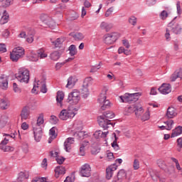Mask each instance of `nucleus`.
I'll return each instance as SVG.
<instances>
[{
	"label": "nucleus",
	"mask_w": 182,
	"mask_h": 182,
	"mask_svg": "<svg viewBox=\"0 0 182 182\" xmlns=\"http://www.w3.org/2000/svg\"><path fill=\"white\" fill-rule=\"evenodd\" d=\"M4 136H6L4 139L0 143V144H8V141H9V139H12V136L8 134H4Z\"/></svg>",
	"instance_id": "nucleus-50"
},
{
	"label": "nucleus",
	"mask_w": 182,
	"mask_h": 182,
	"mask_svg": "<svg viewBox=\"0 0 182 182\" xmlns=\"http://www.w3.org/2000/svg\"><path fill=\"white\" fill-rule=\"evenodd\" d=\"M29 116H31V110L29 109V107H23L21 112V120H28Z\"/></svg>",
	"instance_id": "nucleus-18"
},
{
	"label": "nucleus",
	"mask_w": 182,
	"mask_h": 182,
	"mask_svg": "<svg viewBox=\"0 0 182 182\" xmlns=\"http://www.w3.org/2000/svg\"><path fill=\"white\" fill-rule=\"evenodd\" d=\"M26 38V42L28 43H32L34 41L35 38V31L34 30H30L27 33Z\"/></svg>",
	"instance_id": "nucleus-25"
},
{
	"label": "nucleus",
	"mask_w": 182,
	"mask_h": 182,
	"mask_svg": "<svg viewBox=\"0 0 182 182\" xmlns=\"http://www.w3.org/2000/svg\"><path fill=\"white\" fill-rule=\"evenodd\" d=\"M159 90L162 95H168L171 92V85L170 84H163Z\"/></svg>",
	"instance_id": "nucleus-19"
},
{
	"label": "nucleus",
	"mask_w": 182,
	"mask_h": 182,
	"mask_svg": "<svg viewBox=\"0 0 182 182\" xmlns=\"http://www.w3.org/2000/svg\"><path fill=\"white\" fill-rule=\"evenodd\" d=\"M55 176H59V174H65L66 173V169L62 166H58L55 168Z\"/></svg>",
	"instance_id": "nucleus-40"
},
{
	"label": "nucleus",
	"mask_w": 182,
	"mask_h": 182,
	"mask_svg": "<svg viewBox=\"0 0 182 182\" xmlns=\"http://www.w3.org/2000/svg\"><path fill=\"white\" fill-rule=\"evenodd\" d=\"M0 87L3 90L8 89V77L5 75L0 76Z\"/></svg>",
	"instance_id": "nucleus-21"
},
{
	"label": "nucleus",
	"mask_w": 182,
	"mask_h": 182,
	"mask_svg": "<svg viewBox=\"0 0 182 182\" xmlns=\"http://www.w3.org/2000/svg\"><path fill=\"white\" fill-rule=\"evenodd\" d=\"M31 182H45V178H35Z\"/></svg>",
	"instance_id": "nucleus-63"
},
{
	"label": "nucleus",
	"mask_w": 182,
	"mask_h": 182,
	"mask_svg": "<svg viewBox=\"0 0 182 182\" xmlns=\"http://www.w3.org/2000/svg\"><path fill=\"white\" fill-rule=\"evenodd\" d=\"M166 116L168 117V119H173V117H176V116H177L176 108L169 107L167 109Z\"/></svg>",
	"instance_id": "nucleus-28"
},
{
	"label": "nucleus",
	"mask_w": 182,
	"mask_h": 182,
	"mask_svg": "<svg viewBox=\"0 0 182 182\" xmlns=\"http://www.w3.org/2000/svg\"><path fill=\"white\" fill-rule=\"evenodd\" d=\"M29 59L32 62H38L39 60V56L36 53H31Z\"/></svg>",
	"instance_id": "nucleus-51"
},
{
	"label": "nucleus",
	"mask_w": 182,
	"mask_h": 182,
	"mask_svg": "<svg viewBox=\"0 0 182 182\" xmlns=\"http://www.w3.org/2000/svg\"><path fill=\"white\" fill-rule=\"evenodd\" d=\"M89 146V141H84L80 146V156H85V147Z\"/></svg>",
	"instance_id": "nucleus-39"
},
{
	"label": "nucleus",
	"mask_w": 182,
	"mask_h": 182,
	"mask_svg": "<svg viewBox=\"0 0 182 182\" xmlns=\"http://www.w3.org/2000/svg\"><path fill=\"white\" fill-rule=\"evenodd\" d=\"M133 168L134 170H139V168H140V161H139V159H135L134 160Z\"/></svg>",
	"instance_id": "nucleus-52"
},
{
	"label": "nucleus",
	"mask_w": 182,
	"mask_h": 182,
	"mask_svg": "<svg viewBox=\"0 0 182 182\" xmlns=\"http://www.w3.org/2000/svg\"><path fill=\"white\" fill-rule=\"evenodd\" d=\"M79 108L72 106L68 107V108L63 109L59 114V119L60 120H69V119H73L74 116H76Z\"/></svg>",
	"instance_id": "nucleus-2"
},
{
	"label": "nucleus",
	"mask_w": 182,
	"mask_h": 182,
	"mask_svg": "<svg viewBox=\"0 0 182 182\" xmlns=\"http://www.w3.org/2000/svg\"><path fill=\"white\" fill-rule=\"evenodd\" d=\"M100 29H102V31L109 32L113 28V23H107L106 21H102L100 25Z\"/></svg>",
	"instance_id": "nucleus-20"
},
{
	"label": "nucleus",
	"mask_w": 182,
	"mask_h": 182,
	"mask_svg": "<svg viewBox=\"0 0 182 182\" xmlns=\"http://www.w3.org/2000/svg\"><path fill=\"white\" fill-rule=\"evenodd\" d=\"M41 20L46 23V25H48L49 28L51 29H53L55 26H56V23L52 18L48 16V15H42L41 16Z\"/></svg>",
	"instance_id": "nucleus-13"
},
{
	"label": "nucleus",
	"mask_w": 182,
	"mask_h": 182,
	"mask_svg": "<svg viewBox=\"0 0 182 182\" xmlns=\"http://www.w3.org/2000/svg\"><path fill=\"white\" fill-rule=\"evenodd\" d=\"M136 109V105H132L131 107H129L127 109V114H130L132 113H134V110Z\"/></svg>",
	"instance_id": "nucleus-57"
},
{
	"label": "nucleus",
	"mask_w": 182,
	"mask_h": 182,
	"mask_svg": "<svg viewBox=\"0 0 182 182\" xmlns=\"http://www.w3.org/2000/svg\"><path fill=\"white\" fill-rule=\"evenodd\" d=\"M80 174L82 177H90L92 175V168L89 164H85L80 168Z\"/></svg>",
	"instance_id": "nucleus-11"
},
{
	"label": "nucleus",
	"mask_w": 182,
	"mask_h": 182,
	"mask_svg": "<svg viewBox=\"0 0 182 182\" xmlns=\"http://www.w3.org/2000/svg\"><path fill=\"white\" fill-rule=\"evenodd\" d=\"M79 100H80V92L75 90L68 95L67 102L70 105H77Z\"/></svg>",
	"instance_id": "nucleus-8"
},
{
	"label": "nucleus",
	"mask_w": 182,
	"mask_h": 182,
	"mask_svg": "<svg viewBox=\"0 0 182 182\" xmlns=\"http://www.w3.org/2000/svg\"><path fill=\"white\" fill-rule=\"evenodd\" d=\"M181 26L180 24H178V23H176L174 21L169 23L168 27L166 28V33L165 34L166 41L170 39V32L176 33V35H178V33H181Z\"/></svg>",
	"instance_id": "nucleus-3"
},
{
	"label": "nucleus",
	"mask_w": 182,
	"mask_h": 182,
	"mask_svg": "<svg viewBox=\"0 0 182 182\" xmlns=\"http://www.w3.org/2000/svg\"><path fill=\"white\" fill-rule=\"evenodd\" d=\"M45 123V120L43 119V114H40L38 117L37 121L31 122L33 132L34 134V139L36 141H41V139H42V124Z\"/></svg>",
	"instance_id": "nucleus-1"
},
{
	"label": "nucleus",
	"mask_w": 182,
	"mask_h": 182,
	"mask_svg": "<svg viewBox=\"0 0 182 182\" xmlns=\"http://www.w3.org/2000/svg\"><path fill=\"white\" fill-rule=\"evenodd\" d=\"M64 42L65 38L60 37L57 38L55 41H51V43H53L55 48H60V45H62Z\"/></svg>",
	"instance_id": "nucleus-36"
},
{
	"label": "nucleus",
	"mask_w": 182,
	"mask_h": 182,
	"mask_svg": "<svg viewBox=\"0 0 182 182\" xmlns=\"http://www.w3.org/2000/svg\"><path fill=\"white\" fill-rule=\"evenodd\" d=\"M165 124H166V126L159 127L161 130H171L173 129V124H174V121H173L172 119L166 121L165 122Z\"/></svg>",
	"instance_id": "nucleus-29"
},
{
	"label": "nucleus",
	"mask_w": 182,
	"mask_h": 182,
	"mask_svg": "<svg viewBox=\"0 0 182 182\" xmlns=\"http://www.w3.org/2000/svg\"><path fill=\"white\" fill-rule=\"evenodd\" d=\"M128 21L130 25H132V26H136V25H137V18L134 16H131L128 18Z\"/></svg>",
	"instance_id": "nucleus-44"
},
{
	"label": "nucleus",
	"mask_w": 182,
	"mask_h": 182,
	"mask_svg": "<svg viewBox=\"0 0 182 182\" xmlns=\"http://www.w3.org/2000/svg\"><path fill=\"white\" fill-rule=\"evenodd\" d=\"M13 90L15 93H21V92H22V90L18 87L16 82L13 83Z\"/></svg>",
	"instance_id": "nucleus-58"
},
{
	"label": "nucleus",
	"mask_w": 182,
	"mask_h": 182,
	"mask_svg": "<svg viewBox=\"0 0 182 182\" xmlns=\"http://www.w3.org/2000/svg\"><path fill=\"white\" fill-rule=\"evenodd\" d=\"M14 2V0H2L1 4L3 6H9L12 5V3Z\"/></svg>",
	"instance_id": "nucleus-56"
},
{
	"label": "nucleus",
	"mask_w": 182,
	"mask_h": 182,
	"mask_svg": "<svg viewBox=\"0 0 182 182\" xmlns=\"http://www.w3.org/2000/svg\"><path fill=\"white\" fill-rule=\"evenodd\" d=\"M114 134V140L112 143V147H113L114 150H120V147L119 146V144H117V140L119 138L116 136V134Z\"/></svg>",
	"instance_id": "nucleus-48"
},
{
	"label": "nucleus",
	"mask_w": 182,
	"mask_h": 182,
	"mask_svg": "<svg viewBox=\"0 0 182 182\" xmlns=\"http://www.w3.org/2000/svg\"><path fill=\"white\" fill-rule=\"evenodd\" d=\"M97 122L100 127H102L104 130H106V129H109V125L112 124L110 119H107L106 118H104L102 115L98 117Z\"/></svg>",
	"instance_id": "nucleus-14"
},
{
	"label": "nucleus",
	"mask_w": 182,
	"mask_h": 182,
	"mask_svg": "<svg viewBox=\"0 0 182 182\" xmlns=\"http://www.w3.org/2000/svg\"><path fill=\"white\" fill-rule=\"evenodd\" d=\"M68 50H70V56H75V55H76V53H77V50L76 49V46H75V45H71L69 47Z\"/></svg>",
	"instance_id": "nucleus-45"
},
{
	"label": "nucleus",
	"mask_w": 182,
	"mask_h": 182,
	"mask_svg": "<svg viewBox=\"0 0 182 182\" xmlns=\"http://www.w3.org/2000/svg\"><path fill=\"white\" fill-rule=\"evenodd\" d=\"M108 134L109 132H103L102 130H98L94 133V136L95 139H106Z\"/></svg>",
	"instance_id": "nucleus-27"
},
{
	"label": "nucleus",
	"mask_w": 182,
	"mask_h": 182,
	"mask_svg": "<svg viewBox=\"0 0 182 182\" xmlns=\"http://www.w3.org/2000/svg\"><path fill=\"white\" fill-rule=\"evenodd\" d=\"M127 177V173L124 169H121L118 173L117 177H114L112 182H124Z\"/></svg>",
	"instance_id": "nucleus-15"
},
{
	"label": "nucleus",
	"mask_w": 182,
	"mask_h": 182,
	"mask_svg": "<svg viewBox=\"0 0 182 182\" xmlns=\"http://www.w3.org/2000/svg\"><path fill=\"white\" fill-rule=\"evenodd\" d=\"M113 11H114V7L109 8L105 12V18H109V16H110V15L113 14Z\"/></svg>",
	"instance_id": "nucleus-55"
},
{
	"label": "nucleus",
	"mask_w": 182,
	"mask_h": 182,
	"mask_svg": "<svg viewBox=\"0 0 182 182\" xmlns=\"http://www.w3.org/2000/svg\"><path fill=\"white\" fill-rule=\"evenodd\" d=\"M157 165L159 167H160V168H162V170H167V165L166 164V162L162 159L157 161Z\"/></svg>",
	"instance_id": "nucleus-43"
},
{
	"label": "nucleus",
	"mask_w": 182,
	"mask_h": 182,
	"mask_svg": "<svg viewBox=\"0 0 182 182\" xmlns=\"http://www.w3.org/2000/svg\"><path fill=\"white\" fill-rule=\"evenodd\" d=\"M97 100L98 103L100 105L102 110H106V109H109L112 105L109 100H106V95L105 94H101Z\"/></svg>",
	"instance_id": "nucleus-10"
},
{
	"label": "nucleus",
	"mask_w": 182,
	"mask_h": 182,
	"mask_svg": "<svg viewBox=\"0 0 182 182\" xmlns=\"http://www.w3.org/2000/svg\"><path fill=\"white\" fill-rule=\"evenodd\" d=\"M9 107V101L8 100H0V109L2 110H6Z\"/></svg>",
	"instance_id": "nucleus-35"
},
{
	"label": "nucleus",
	"mask_w": 182,
	"mask_h": 182,
	"mask_svg": "<svg viewBox=\"0 0 182 182\" xmlns=\"http://www.w3.org/2000/svg\"><path fill=\"white\" fill-rule=\"evenodd\" d=\"M73 136L78 140H82V139L87 136V134H86L85 132H77L74 133Z\"/></svg>",
	"instance_id": "nucleus-33"
},
{
	"label": "nucleus",
	"mask_w": 182,
	"mask_h": 182,
	"mask_svg": "<svg viewBox=\"0 0 182 182\" xmlns=\"http://www.w3.org/2000/svg\"><path fill=\"white\" fill-rule=\"evenodd\" d=\"M16 77L21 83H28L30 79L29 70L25 68H21L18 70Z\"/></svg>",
	"instance_id": "nucleus-5"
},
{
	"label": "nucleus",
	"mask_w": 182,
	"mask_h": 182,
	"mask_svg": "<svg viewBox=\"0 0 182 182\" xmlns=\"http://www.w3.org/2000/svg\"><path fill=\"white\" fill-rule=\"evenodd\" d=\"M159 16H160L161 19H162V21H164V20H166V18H168V13H167V11L166 10H164L161 11Z\"/></svg>",
	"instance_id": "nucleus-54"
},
{
	"label": "nucleus",
	"mask_w": 182,
	"mask_h": 182,
	"mask_svg": "<svg viewBox=\"0 0 182 182\" xmlns=\"http://www.w3.org/2000/svg\"><path fill=\"white\" fill-rule=\"evenodd\" d=\"M50 156L51 157H55V160L58 164H63V162L65 161V158L63 156H59V154L58 152L53 153V151L50 152Z\"/></svg>",
	"instance_id": "nucleus-24"
},
{
	"label": "nucleus",
	"mask_w": 182,
	"mask_h": 182,
	"mask_svg": "<svg viewBox=\"0 0 182 182\" xmlns=\"http://www.w3.org/2000/svg\"><path fill=\"white\" fill-rule=\"evenodd\" d=\"M144 112V110L143 109V107H141V105H135L134 113L136 117H140V116L143 114Z\"/></svg>",
	"instance_id": "nucleus-30"
},
{
	"label": "nucleus",
	"mask_w": 182,
	"mask_h": 182,
	"mask_svg": "<svg viewBox=\"0 0 182 182\" xmlns=\"http://www.w3.org/2000/svg\"><path fill=\"white\" fill-rule=\"evenodd\" d=\"M62 55V53L60 51H54L50 54V58L51 60H59L60 58V56Z\"/></svg>",
	"instance_id": "nucleus-31"
},
{
	"label": "nucleus",
	"mask_w": 182,
	"mask_h": 182,
	"mask_svg": "<svg viewBox=\"0 0 182 182\" xmlns=\"http://www.w3.org/2000/svg\"><path fill=\"white\" fill-rule=\"evenodd\" d=\"M50 137H51V139H56L58 134H56V127H53V128H51L50 129Z\"/></svg>",
	"instance_id": "nucleus-49"
},
{
	"label": "nucleus",
	"mask_w": 182,
	"mask_h": 182,
	"mask_svg": "<svg viewBox=\"0 0 182 182\" xmlns=\"http://www.w3.org/2000/svg\"><path fill=\"white\" fill-rule=\"evenodd\" d=\"M122 44L124 46H125L127 49H129V48H130V43H129L128 40H122Z\"/></svg>",
	"instance_id": "nucleus-62"
},
{
	"label": "nucleus",
	"mask_w": 182,
	"mask_h": 182,
	"mask_svg": "<svg viewBox=\"0 0 182 182\" xmlns=\"http://www.w3.org/2000/svg\"><path fill=\"white\" fill-rule=\"evenodd\" d=\"M73 38H74L75 41H82V39H85V36L82 33H76L73 35Z\"/></svg>",
	"instance_id": "nucleus-47"
},
{
	"label": "nucleus",
	"mask_w": 182,
	"mask_h": 182,
	"mask_svg": "<svg viewBox=\"0 0 182 182\" xmlns=\"http://www.w3.org/2000/svg\"><path fill=\"white\" fill-rule=\"evenodd\" d=\"M7 144H0V149L2 150L3 151H14L15 150V148L14 146H6Z\"/></svg>",
	"instance_id": "nucleus-34"
},
{
	"label": "nucleus",
	"mask_w": 182,
	"mask_h": 182,
	"mask_svg": "<svg viewBox=\"0 0 182 182\" xmlns=\"http://www.w3.org/2000/svg\"><path fill=\"white\" fill-rule=\"evenodd\" d=\"M180 134H182V127L178 126L172 131L171 137H177V136H180Z\"/></svg>",
	"instance_id": "nucleus-38"
},
{
	"label": "nucleus",
	"mask_w": 182,
	"mask_h": 182,
	"mask_svg": "<svg viewBox=\"0 0 182 182\" xmlns=\"http://www.w3.org/2000/svg\"><path fill=\"white\" fill-rule=\"evenodd\" d=\"M141 96L140 92L129 94L126 93L124 95L119 96L122 103H133L139 100V97Z\"/></svg>",
	"instance_id": "nucleus-6"
},
{
	"label": "nucleus",
	"mask_w": 182,
	"mask_h": 182,
	"mask_svg": "<svg viewBox=\"0 0 182 182\" xmlns=\"http://www.w3.org/2000/svg\"><path fill=\"white\" fill-rule=\"evenodd\" d=\"M117 170V166L115 164L110 165L106 168V178L110 180L113 177V173Z\"/></svg>",
	"instance_id": "nucleus-16"
},
{
	"label": "nucleus",
	"mask_w": 182,
	"mask_h": 182,
	"mask_svg": "<svg viewBox=\"0 0 182 182\" xmlns=\"http://www.w3.org/2000/svg\"><path fill=\"white\" fill-rule=\"evenodd\" d=\"M182 79V70H178L174 72V73L172 74L171 77V82H176L177 79Z\"/></svg>",
	"instance_id": "nucleus-26"
},
{
	"label": "nucleus",
	"mask_w": 182,
	"mask_h": 182,
	"mask_svg": "<svg viewBox=\"0 0 182 182\" xmlns=\"http://www.w3.org/2000/svg\"><path fill=\"white\" fill-rule=\"evenodd\" d=\"M76 82H77V77L76 76L73 75L68 77V83L65 85V87H69L70 89H72L76 85Z\"/></svg>",
	"instance_id": "nucleus-23"
},
{
	"label": "nucleus",
	"mask_w": 182,
	"mask_h": 182,
	"mask_svg": "<svg viewBox=\"0 0 182 182\" xmlns=\"http://www.w3.org/2000/svg\"><path fill=\"white\" fill-rule=\"evenodd\" d=\"M41 167L43 168H45V170H46V167H48V159L46 158L43 159L41 163Z\"/></svg>",
	"instance_id": "nucleus-59"
},
{
	"label": "nucleus",
	"mask_w": 182,
	"mask_h": 182,
	"mask_svg": "<svg viewBox=\"0 0 182 182\" xmlns=\"http://www.w3.org/2000/svg\"><path fill=\"white\" fill-rule=\"evenodd\" d=\"M102 116L107 119V120H110V119H113L114 117V113L112 111H107L104 112Z\"/></svg>",
	"instance_id": "nucleus-41"
},
{
	"label": "nucleus",
	"mask_w": 182,
	"mask_h": 182,
	"mask_svg": "<svg viewBox=\"0 0 182 182\" xmlns=\"http://www.w3.org/2000/svg\"><path fill=\"white\" fill-rule=\"evenodd\" d=\"M75 143V138L68 137L64 142V149L65 151L70 153V150H72V144Z\"/></svg>",
	"instance_id": "nucleus-17"
},
{
	"label": "nucleus",
	"mask_w": 182,
	"mask_h": 182,
	"mask_svg": "<svg viewBox=\"0 0 182 182\" xmlns=\"http://www.w3.org/2000/svg\"><path fill=\"white\" fill-rule=\"evenodd\" d=\"M28 178H29V173H28V172H22L21 171L18 173V177L17 178V181L22 182Z\"/></svg>",
	"instance_id": "nucleus-32"
},
{
	"label": "nucleus",
	"mask_w": 182,
	"mask_h": 182,
	"mask_svg": "<svg viewBox=\"0 0 182 182\" xmlns=\"http://www.w3.org/2000/svg\"><path fill=\"white\" fill-rule=\"evenodd\" d=\"M37 55H38V58H40V59H45L46 58H48V53L45 52V50H43V48H41L37 50Z\"/></svg>",
	"instance_id": "nucleus-42"
},
{
	"label": "nucleus",
	"mask_w": 182,
	"mask_h": 182,
	"mask_svg": "<svg viewBox=\"0 0 182 182\" xmlns=\"http://www.w3.org/2000/svg\"><path fill=\"white\" fill-rule=\"evenodd\" d=\"M9 31L8 29H6L3 31L2 33V36H4V38H8L9 36Z\"/></svg>",
	"instance_id": "nucleus-64"
},
{
	"label": "nucleus",
	"mask_w": 182,
	"mask_h": 182,
	"mask_svg": "<svg viewBox=\"0 0 182 182\" xmlns=\"http://www.w3.org/2000/svg\"><path fill=\"white\" fill-rule=\"evenodd\" d=\"M25 55V49L22 47L14 48L10 53V59L12 62H18Z\"/></svg>",
	"instance_id": "nucleus-7"
},
{
	"label": "nucleus",
	"mask_w": 182,
	"mask_h": 182,
	"mask_svg": "<svg viewBox=\"0 0 182 182\" xmlns=\"http://www.w3.org/2000/svg\"><path fill=\"white\" fill-rule=\"evenodd\" d=\"M177 144H178V146L179 147V149H178V151H181V149H182V138H178L177 139Z\"/></svg>",
	"instance_id": "nucleus-61"
},
{
	"label": "nucleus",
	"mask_w": 182,
	"mask_h": 182,
	"mask_svg": "<svg viewBox=\"0 0 182 182\" xmlns=\"http://www.w3.org/2000/svg\"><path fill=\"white\" fill-rule=\"evenodd\" d=\"M120 38V34L118 32H112L105 35V42L107 45H112Z\"/></svg>",
	"instance_id": "nucleus-9"
},
{
	"label": "nucleus",
	"mask_w": 182,
	"mask_h": 182,
	"mask_svg": "<svg viewBox=\"0 0 182 182\" xmlns=\"http://www.w3.org/2000/svg\"><path fill=\"white\" fill-rule=\"evenodd\" d=\"M42 93H46L48 92V88H46V82L45 81H38L36 84L34 85L31 92L35 93L36 89H39Z\"/></svg>",
	"instance_id": "nucleus-12"
},
{
	"label": "nucleus",
	"mask_w": 182,
	"mask_h": 182,
	"mask_svg": "<svg viewBox=\"0 0 182 182\" xmlns=\"http://www.w3.org/2000/svg\"><path fill=\"white\" fill-rule=\"evenodd\" d=\"M8 21H9V15L6 11L3 14L1 19H0V25H5V23H8Z\"/></svg>",
	"instance_id": "nucleus-37"
},
{
	"label": "nucleus",
	"mask_w": 182,
	"mask_h": 182,
	"mask_svg": "<svg viewBox=\"0 0 182 182\" xmlns=\"http://www.w3.org/2000/svg\"><path fill=\"white\" fill-rule=\"evenodd\" d=\"M92 83H93V78H92V77H86L84 80L82 86L80 89L81 96L84 99H86L87 97H88L89 95H90V92H89V87L92 86Z\"/></svg>",
	"instance_id": "nucleus-4"
},
{
	"label": "nucleus",
	"mask_w": 182,
	"mask_h": 182,
	"mask_svg": "<svg viewBox=\"0 0 182 182\" xmlns=\"http://www.w3.org/2000/svg\"><path fill=\"white\" fill-rule=\"evenodd\" d=\"M6 123H8V117L2 116L0 119V127H5Z\"/></svg>",
	"instance_id": "nucleus-46"
},
{
	"label": "nucleus",
	"mask_w": 182,
	"mask_h": 182,
	"mask_svg": "<svg viewBox=\"0 0 182 182\" xmlns=\"http://www.w3.org/2000/svg\"><path fill=\"white\" fill-rule=\"evenodd\" d=\"M107 159L109 161H110V160H114V156L113 155V153L112 152L107 153Z\"/></svg>",
	"instance_id": "nucleus-60"
},
{
	"label": "nucleus",
	"mask_w": 182,
	"mask_h": 182,
	"mask_svg": "<svg viewBox=\"0 0 182 182\" xmlns=\"http://www.w3.org/2000/svg\"><path fill=\"white\" fill-rule=\"evenodd\" d=\"M149 119H150V112L146 111L141 117V120L146 122V120H149Z\"/></svg>",
	"instance_id": "nucleus-53"
},
{
	"label": "nucleus",
	"mask_w": 182,
	"mask_h": 182,
	"mask_svg": "<svg viewBox=\"0 0 182 182\" xmlns=\"http://www.w3.org/2000/svg\"><path fill=\"white\" fill-rule=\"evenodd\" d=\"M63 99H65V94L62 91H58L56 95V102L58 106L62 107L63 105Z\"/></svg>",
	"instance_id": "nucleus-22"
}]
</instances>
